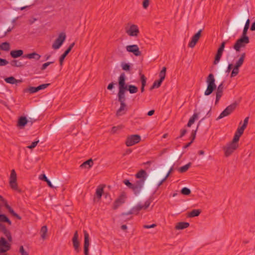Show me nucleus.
I'll list each match as a JSON object with an SVG mask.
<instances>
[{"mask_svg":"<svg viewBox=\"0 0 255 255\" xmlns=\"http://www.w3.org/2000/svg\"><path fill=\"white\" fill-rule=\"evenodd\" d=\"M206 83L207 84V87L204 92L205 96L210 95L214 90L216 89V101L215 105L218 104L221 98L223 95L224 91V83L223 81L217 88L215 84V79L214 76L213 74H210L206 79Z\"/></svg>","mask_w":255,"mask_h":255,"instance_id":"1","label":"nucleus"},{"mask_svg":"<svg viewBox=\"0 0 255 255\" xmlns=\"http://www.w3.org/2000/svg\"><path fill=\"white\" fill-rule=\"evenodd\" d=\"M135 176L139 180H137L134 183L130 182L128 179L124 180L123 183L129 189H131L134 194L137 195L140 192L143 187L147 174L144 170L141 169L136 173Z\"/></svg>","mask_w":255,"mask_h":255,"instance_id":"2","label":"nucleus"},{"mask_svg":"<svg viewBox=\"0 0 255 255\" xmlns=\"http://www.w3.org/2000/svg\"><path fill=\"white\" fill-rule=\"evenodd\" d=\"M126 75L125 73L121 74L118 79L119 90L118 94V101L120 103H125L126 97L125 91L127 89V86L126 85Z\"/></svg>","mask_w":255,"mask_h":255,"instance_id":"3","label":"nucleus"},{"mask_svg":"<svg viewBox=\"0 0 255 255\" xmlns=\"http://www.w3.org/2000/svg\"><path fill=\"white\" fill-rule=\"evenodd\" d=\"M151 201L150 199L147 200L144 203L143 205H142L140 204H137L136 206L132 207L130 211L126 213H123V215H128L130 214H135L137 215L138 214L139 212L143 209H146L150 205Z\"/></svg>","mask_w":255,"mask_h":255,"instance_id":"4","label":"nucleus"},{"mask_svg":"<svg viewBox=\"0 0 255 255\" xmlns=\"http://www.w3.org/2000/svg\"><path fill=\"white\" fill-rule=\"evenodd\" d=\"M250 42L249 36L242 34L241 37L238 39L234 45V48L237 51H239L241 47H244L246 44Z\"/></svg>","mask_w":255,"mask_h":255,"instance_id":"5","label":"nucleus"},{"mask_svg":"<svg viewBox=\"0 0 255 255\" xmlns=\"http://www.w3.org/2000/svg\"><path fill=\"white\" fill-rule=\"evenodd\" d=\"M239 147V143L230 142L223 147L225 155L226 157L229 156Z\"/></svg>","mask_w":255,"mask_h":255,"instance_id":"6","label":"nucleus"},{"mask_svg":"<svg viewBox=\"0 0 255 255\" xmlns=\"http://www.w3.org/2000/svg\"><path fill=\"white\" fill-rule=\"evenodd\" d=\"M66 34L64 32H61L58 35L57 38L53 42L52 47L54 49L60 48L66 39Z\"/></svg>","mask_w":255,"mask_h":255,"instance_id":"7","label":"nucleus"},{"mask_svg":"<svg viewBox=\"0 0 255 255\" xmlns=\"http://www.w3.org/2000/svg\"><path fill=\"white\" fill-rule=\"evenodd\" d=\"M140 136L138 134H133L127 137L126 144L127 146L133 145L140 141Z\"/></svg>","mask_w":255,"mask_h":255,"instance_id":"8","label":"nucleus"},{"mask_svg":"<svg viewBox=\"0 0 255 255\" xmlns=\"http://www.w3.org/2000/svg\"><path fill=\"white\" fill-rule=\"evenodd\" d=\"M50 85V84H41L36 87H29L28 88L24 90V92H29L31 94L35 93L40 90H44L47 88Z\"/></svg>","mask_w":255,"mask_h":255,"instance_id":"9","label":"nucleus"},{"mask_svg":"<svg viewBox=\"0 0 255 255\" xmlns=\"http://www.w3.org/2000/svg\"><path fill=\"white\" fill-rule=\"evenodd\" d=\"M16 173L14 169L11 171L9 177V185L10 187L14 190H17V184L16 183Z\"/></svg>","mask_w":255,"mask_h":255,"instance_id":"10","label":"nucleus"},{"mask_svg":"<svg viewBox=\"0 0 255 255\" xmlns=\"http://www.w3.org/2000/svg\"><path fill=\"white\" fill-rule=\"evenodd\" d=\"M226 43V41H223V42H222L220 47L218 48L214 61V65H217L219 62L222 56L223 52L224 50Z\"/></svg>","mask_w":255,"mask_h":255,"instance_id":"11","label":"nucleus"},{"mask_svg":"<svg viewBox=\"0 0 255 255\" xmlns=\"http://www.w3.org/2000/svg\"><path fill=\"white\" fill-rule=\"evenodd\" d=\"M84 252L85 255H89V247L90 245V239L89 235L88 233L84 230Z\"/></svg>","mask_w":255,"mask_h":255,"instance_id":"12","label":"nucleus"},{"mask_svg":"<svg viewBox=\"0 0 255 255\" xmlns=\"http://www.w3.org/2000/svg\"><path fill=\"white\" fill-rule=\"evenodd\" d=\"M126 49L127 51L132 53L136 56H140L141 54L138 46L135 44L127 46Z\"/></svg>","mask_w":255,"mask_h":255,"instance_id":"13","label":"nucleus"},{"mask_svg":"<svg viewBox=\"0 0 255 255\" xmlns=\"http://www.w3.org/2000/svg\"><path fill=\"white\" fill-rule=\"evenodd\" d=\"M10 249V245L3 237L0 239V253H5Z\"/></svg>","mask_w":255,"mask_h":255,"instance_id":"14","label":"nucleus"},{"mask_svg":"<svg viewBox=\"0 0 255 255\" xmlns=\"http://www.w3.org/2000/svg\"><path fill=\"white\" fill-rule=\"evenodd\" d=\"M139 32L138 26L132 24L128 29H126V33L130 36H136Z\"/></svg>","mask_w":255,"mask_h":255,"instance_id":"15","label":"nucleus"},{"mask_svg":"<svg viewBox=\"0 0 255 255\" xmlns=\"http://www.w3.org/2000/svg\"><path fill=\"white\" fill-rule=\"evenodd\" d=\"M202 31V29H200L195 34L192 36L191 41L188 44V46L189 47L193 48L195 46L196 44L201 36Z\"/></svg>","mask_w":255,"mask_h":255,"instance_id":"16","label":"nucleus"},{"mask_svg":"<svg viewBox=\"0 0 255 255\" xmlns=\"http://www.w3.org/2000/svg\"><path fill=\"white\" fill-rule=\"evenodd\" d=\"M75 45V42H73L71 43L69 47L65 51V52L61 55L59 58V63L60 65L62 67L63 66V61L64 59L66 57V56L69 54V53L71 51L73 47Z\"/></svg>","mask_w":255,"mask_h":255,"instance_id":"17","label":"nucleus"},{"mask_svg":"<svg viewBox=\"0 0 255 255\" xmlns=\"http://www.w3.org/2000/svg\"><path fill=\"white\" fill-rule=\"evenodd\" d=\"M0 232L2 233L6 237L9 242L12 241V237L10 232L6 229L5 226L3 224H0Z\"/></svg>","mask_w":255,"mask_h":255,"instance_id":"18","label":"nucleus"},{"mask_svg":"<svg viewBox=\"0 0 255 255\" xmlns=\"http://www.w3.org/2000/svg\"><path fill=\"white\" fill-rule=\"evenodd\" d=\"M72 243L75 251L77 252H79L80 244L78 241V234L77 231H76L74 234L72 238Z\"/></svg>","mask_w":255,"mask_h":255,"instance_id":"19","label":"nucleus"},{"mask_svg":"<svg viewBox=\"0 0 255 255\" xmlns=\"http://www.w3.org/2000/svg\"><path fill=\"white\" fill-rule=\"evenodd\" d=\"M126 196L122 194L115 202L114 204V209H117L120 206L125 203Z\"/></svg>","mask_w":255,"mask_h":255,"instance_id":"20","label":"nucleus"},{"mask_svg":"<svg viewBox=\"0 0 255 255\" xmlns=\"http://www.w3.org/2000/svg\"><path fill=\"white\" fill-rule=\"evenodd\" d=\"M22 57L25 58H28L29 59H35L36 60H38L40 59V58L41 57V55H40L39 54L37 53L36 52H32L31 53L25 54L24 55H23L22 56Z\"/></svg>","mask_w":255,"mask_h":255,"instance_id":"21","label":"nucleus"},{"mask_svg":"<svg viewBox=\"0 0 255 255\" xmlns=\"http://www.w3.org/2000/svg\"><path fill=\"white\" fill-rule=\"evenodd\" d=\"M23 51L21 49L12 50L10 52V55L13 58H17L20 56H23Z\"/></svg>","mask_w":255,"mask_h":255,"instance_id":"22","label":"nucleus"},{"mask_svg":"<svg viewBox=\"0 0 255 255\" xmlns=\"http://www.w3.org/2000/svg\"><path fill=\"white\" fill-rule=\"evenodd\" d=\"M4 206L5 208L8 210V211L10 213L13 217H15L16 219L18 220H21V217L18 215L17 213H16L13 209L6 202L4 204Z\"/></svg>","mask_w":255,"mask_h":255,"instance_id":"23","label":"nucleus"},{"mask_svg":"<svg viewBox=\"0 0 255 255\" xmlns=\"http://www.w3.org/2000/svg\"><path fill=\"white\" fill-rule=\"evenodd\" d=\"M128 110V109L127 108V105L126 103H122L120 104V107L118 109V110L117 112L116 115L118 117L121 116L124 114H125V112H123L124 111H127Z\"/></svg>","mask_w":255,"mask_h":255,"instance_id":"24","label":"nucleus"},{"mask_svg":"<svg viewBox=\"0 0 255 255\" xmlns=\"http://www.w3.org/2000/svg\"><path fill=\"white\" fill-rule=\"evenodd\" d=\"M190 224L188 222H181L177 224L175 229L177 230H183L188 228Z\"/></svg>","mask_w":255,"mask_h":255,"instance_id":"25","label":"nucleus"},{"mask_svg":"<svg viewBox=\"0 0 255 255\" xmlns=\"http://www.w3.org/2000/svg\"><path fill=\"white\" fill-rule=\"evenodd\" d=\"M2 223H6L10 226L12 225L11 221L5 214H0V224Z\"/></svg>","mask_w":255,"mask_h":255,"instance_id":"26","label":"nucleus"},{"mask_svg":"<svg viewBox=\"0 0 255 255\" xmlns=\"http://www.w3.org/2000/svg\"><path fill=\"white\" fill-rule=\"evenodd\" d=\"M4 81L9 84H16L18 83H20L21 82V80H16L15 78H14L12 76H10L7 78H6L4 79Z\"/></svg>","mask_w":255,"mask_h":255,"instance_id":"27","label":"nucleus"},{"mask_svg":"<svg viewBox=\"0 0 255 255\" xmlns=\"http://www.w3.org/2000/svg\"><path fill=\"white\" fill-rule=\"evenodd\" d=\"M245 57H246V53H243L241 54L239 60L236 61L235 66L240 68L243 65V64L244 62Z\"/></svg>","mask_w":255,"mask_h":255,"instance_id":"28","label":"nucleus"},{"mask_svg":"<svg viewBox=\"0 0 255 255\" xmlns=\"http://www.w3.org/2000/svg\"><path fill=\"white\" fill-rule=\"evenodd\" d=\"M93 165V161L91 158L87 161L84 162L81 165L80 167L81 168H91L92 165Z\"/></svg>","mask_w":255,"mask_h":255,"instance_id":"29","label":"nucleus"},{"mask_svg":"<svg viewBox=\"0 0 255 255\" xmlns=\"http://www.w3.org/2000/svg\"><path fill=\"white\" fill-rule=\"evenodd\" d=\"M27 122L28 121L26 117H21L18 119L17 125L19 127H23L26 125Z\"/></svg>","mask_w":255,"mask_h":255,"instance_id":"30","label":"nucleus"},{"mask_svg":"<svg viewBox=\"0 0 255 255\" xmlns=\"http://www.w3.org/2000/svg\"><path fill=\"white\" fill-rule=\"evenodd\" d=\"M198 118V114L197 113H194L193 115L190 118L187 126L188 127H190L192 124H194L195 122V121L197 120Z\"/></svg>","mask_w":255,"mask_h":255,"instance_id":"31","label":"nucleus"},{"mask_svg":"<svg viewBox=\"0 0 255 255\" xmlns=\"http://www.w3.org/2000/svg\"><path fill=\"white\" fill-rule=\"evenodd\" d=\"M10 44L8 42H4L0 44V49L8 51L10 49Z\"/></svg>","mask_w":255,"mask_h":255,"instance_id":"32","label":"nucleus"},{"mask_svg":"<svg viewBox=\"0 0 255 255\" xmlns=\"http://www.w3.org/2000/svg\"><path fill=\"white\" fill-rule=\"evenodd\" d=\"M201 213L200 209H194L188 214V217L190 218L198 216Z\"/></svg>","mask_w":255,"mask_h":255,"instance_id":"33","label":"nucleus"},{"mask_svg":"<svg viewBox=\"0 0 255 255\" xmlns=\"http://www.w3.org/2000/svg\"><path fill=\"white\" fill-rule=\"evenodd\" d=\"M237 106V103L236 102H234L228 106L226 107V109L228 112L231 114L236 108Z\"/></svg>","mask_w":255,"mask_h":255,"instance_id":"34","label":"nucleus"},{"mask_svg":"<svg viewBox=\"0 0 255 255\" xmlns=\"http://www.w3.org/2000/svg\"><path fill=\"white\" fill-rule=\"evenodd\" d=\"M127 90H128L130 94L136 93L138 91V88L134 85H129L127 86Z\"/></svg>","mask_w":255,"mask_h":255,"instance_id":"35","label":"nucleus"},{"mask_svg":"<svg viewBox=\"0 0 255 255\" xmlns=\"http://www.w3.org/2000/svg\"><path fill=\"white\" fill-rule=\"evenodd\" d=\"M163 81L160 79L158 80H155L152 86L150 88V90H152L153 89H155V88H159L160 86H161V84L162 83Z\"/></svg>","mask_w":255,"mask_h":255,"instance_id":"36","label":"nucleus"},{"mask_svg":"<svg viewBox=\"0 0 255 255\" xmlns=\"http://www.w3.org/2000/svg\"><path fill=\"white\" fill-rule=\"evenodd\" d=\"M47 233V228L46 226H42L40 230L41 237L43 240L46 239V234Z\"/></svg>","mask_w":255,"mask_h":255,"instance_id":"37","label":"nucleus"},{"mask_svg":"<svg viewBox=\"0 0 255 255\" xmlns=\"http://www.w3.org/2000/svg\"><path fill=\"white\" fill-rule=\"evenodd\" d=\"M191 163L189 162L187 164L180 167L178 169L179 171L181 173H184L188 170V169L191 167Z\"/></svg>","mask_w":255,"mask_h":255,"instance_id":"38","label":"nucleus"},{"mask_svg":"<svg viewBox=\"0 0 255 255\" xmlns=\"http://www.w3.org/2000/svg\"><path fill=\"white\" fill-rule=\"evenodd\" d=\"M104 189L103 187H98L96 191V195L97 197L100 199H101L102 195L103 193Z\"/></svg>","mask_w":255,"mask_h":255,"instance_id":"39","label":"nucleus"},{"mask_svg":"<svg viewBox=\"0 0 255 255\" xmlns=\"http://www.w3.org/2000/svg\"><path fill=\"white\" fill-rule=\"evenodd\" d=\"M11 65L13 67H21L24 65L19 61L17 60H13L11 61Z\"/></svg>","mask_w":255,"mask_h":255,"instance_id":"40","label":"nucleus"},{"mask_svg":"<svg viewBox=\"0 0 255 255\" xmlns=\"http://www.w3.org/2000/svg\"><path fill=\"white\" fill-rule=\"evenodd\" d=\"M250 23V20L248 18L246 22L245 25L244 26L242 34L247 35V32L249 28Z\"/></svg>","mask_w":255,"mask_h":255,"instance_id":"41","label":"nucleus"},{"mask_svg":"<svg viewBox=\"0 0 255 255\" xmlns=\"http://www.w3.org/2000/svg\"><path fill=\"white\" fill-rule=\"evenodd\" d=\"M166 68L165 67H163L159 73V76L160 77L159 79L162 80V81L165 79V75H166Z\"/></svg>","mask_w":255,"mask_h":255,"instance_id":"42","label":"nucleus"},{"mask_svg":"<svg viewBox=\"0 0 255 255\" xmlns=\"http://www.w3.org/2000/svg\"><path fill=\"white\" fill-rule=\"evenodd\" d=\"M230 114L228 112V111L226 110L225 109L220 115V116L217 118V120H219L220 119H221L225 117H227Z\"/></svg>","mask_w":255,"mask_h":255,"instance_id":"43","label":"nucleus"},{"mask_svg":"<svg viewBox=\"0 0 255 255\" xmlns=\"http://www.w3.org/2000/svg\"><path fill=\"white\" fill-rule=\"evenodd\" d=\"M239 67L234 66L233 69L232 71L231 74V77H234L237 76L239 72Z\"/></svg>","mask_w":255,"mask_h":255,"instance_id":"44","label":"nucleus"},{"mask_svg":"<svg viewBox=\"0 0 255 255\" xmlns=\"http://www.w3.org/2000/svg\"><path fill=\"white\" fill-rule=\"evenodd\" d=\"M201 121H202V120L200 121V122H199L196 129L195 130H193L192 131L191 135V141H192V142H193L194 140L195 139V138L196 137V131L198 128L199 124H200Z\"/></svg>","mask_w":255,"mask_h":255,"instance_id":"45","label":"nucleus"},{"mask_svg":"<svg viewBox=\"0 0 255 255\" xmlns=\"http://www.w3.org/2000/svg\"><path fill=\"white\" fill-rule=\"evenodd\" d=\"M181 193L183 195H188L191 193V190L187 187H184L181 189Z\"/></svg>","mask_w":255,"mask_h":255,"instance_id":"46","label":"nucleus"},{"mask_svg":"<svg viewBox=\"0 0 255 255\" xmlns=\"http://www.w3.org/2000/svg\"><path fill=\"white\" fill-rule=\"evenodd\" d=\"M140 81L141 83V87H144L146 84V78L144 75H141L140 77Z\"/></svg>","mask_w":255,"mask_h":255,"instance_id":"47","label":"nucleus"},{"mask_svg":"<svg viewBox=\"0 0 255 255\" xmlns=\"http://www.w3.org/2000/svg\"><path fill=\"white\" fill-rule=\"evenodd\" d=\"M169 175H170V173H167V174L166 175V176L158 182V183L157 185V189H158V187L160 185H161L162 184V183L167 179V178L169 176Z\"/></svg>","mask_w":255,"mask_h":255,"instance_id":"48","label":"nucleus"},{"mask_svg":"<svg viewBox=\"0 0 255 255\" xmlns=\"http://www.w3.org/2000/svg\"><path fill=\"white\" fill-rule=\"evenodd\" d=\"M53 63H54V61H50V62H47L46 63H44L43 64H42V65L41 67V70L44 71V70H45L47 68V67L49 65H50L51 64H53Z\"/></svg>","mask_w":255,"mask_h":255,"instance_id":"49","label":"nucleus"},{"mask_svg":"<svg viewBox=\"0 0 255 255\" xmlns=\"http://www.w3.org/2000/svg\"><path fill=\"white\" fill-rule=\"evenodd\" d=\"M123 128L122 126H118L117 127H113L112 128L111 132L112 133H115L117 130L121 129Z\"/></svg>","mask_w":255,"mask_h":255,"instance_id":"50","label":"nucleus"},{"mask_svg":"<svg viewBox=\"0 0 255 255\" xmlns=\"http://www.w3.org/2000/svg\"><path fill=\"white\" fill-rule=\"evenodd\" d=\"M38 142H39V140L34 141L31 143V145L27 146V147L29 149H32V148H34L35 147H36V146L37 145Z\"/></svg>","mask_w":255,"mask_h":255,"instance_id":"51","label":"nucleus"},{"mask_svg":"<svg viewBox=\"0 0 255 255\" xmlns=\"http://www.w3.org/2000/svg\"><path fill=\"white\" fill-rule=\"evenodd\" d=\"M187 129H182L181 130H180V134L179 136L177 137L176 138V139H177L178 138H181L183 136H184L185 135V134L187 133Z\"/></svg>","mask_w":255,"mask_h":255,"instance_id":"52","label":"nucleus"},{"mask_svg":"<svg viewBox=\"0 0 255 255\" xmlns=\"http://www.w3.org/2000/svg\"><path fill=\"white\" fill-rule=\"evenodd\" d=\"M19 252L21 255H29L28 253L24 250L22 246L20 247Z\"/></svg>","mask_w":255,"mask_h":255,"instance_id":"53","label":"nucleus"},{"mask_svg":"<svg viewBox=\"0 0 255 255\" xmlns=\"http://www.w3.org/2000/svg\"><path fill=\"white\" fill-rule=\"evenodd\" d=\"M122 68L124 70L129 71L130 70V65L128 63L122 64Z\"/></svg>","mask_w":255,"mask_h":255,"instance_id":"54","label":"nucleus"},{"mask_svg":"<svg viewBox=\"0 0 255 255\" xmlns=\"http://www.w3.org/2000/svg\"><path fill=\"white\" fill-rule=\"evenodd\" d=\"M8 63V61L5 59L0 58V66H3L7 65Z\"/></svg>","mask_w":255,"mask_h":255,"instance_id":"55","label":"nucleus"},{"mask_svg":"<svg viewBox=\"0 0 255 255\" xmlns=\"http://www.w3.org/2000/svg\"><path fill=\"white\" fill-rule=\"evenodd\" d=\"M240 137V136H239L238 135H236L235 134L234 138L231 142L234 143H238Z\"/></svg>","mask_w":255,"mask_h":255,"instance_id":"56","label":"nucleus"},{"mask_svg":"<svg viewBox=\"0 0 255 255\" xmlns=\"http://www.w3.org/2000/svg\"><path fill=\"white\" fill-rule=\"evenodd\" d=\"M149 0H144L142 3L143 7L144 9H146L149 6Z\"/></svg>","mask_w":255,"mask_h":255,"instance_id":"57","label":"nucleus"},{"mask_svg":"<svg viewBox=\"0 0 255 255\" xmlns=\"http://www.w3.org/2000/svg\"><path fill=\"white\" fill-rule=\"evenodd\" d=\"M156 227V225L155 224H153L150 225H143V227L144 229H150V228H153Z\"/></svg>","mask_w":255,"mask_h":255,"instance_id":"58","label":"nucleus"},{"mask_svg":"<svg viewBox=\"0 0 255 255\" xmlns=\"http://www.w3.org/2000/svg\"><path fill=\"white\" fill-rule=\"evenodd\" d=\"M39 179L43 181H46L48 179L47 178L46 176L44 174H41L39 176Z\"/></svg>","mask_w":255,"mask_h":255,"instance_id":"59","label":"nucleus"},{"mask_svg":"<svg viewBox=\"0 0 255 255\" xmlns=\"http://www.w3.org/2000/svg\"><path fill=\"white\" fill-rule=\"evenodd\" d=\"M233 68V64H229L228 66L227 69L226 70V73H229L230 72L231 70Z\"/></svg>","mask_w":255,"mask_h":255,"instance_id":"60","label":"nucleus"},{"mask_svg":"<svg viewBox=\"0 0 255 255\" xmlns=\"http://www.w3.org/2000/svg\"><path fill=\"white\" fill-rule=\"evenodd\" d=\"M246 128V127H244L243 125H242L241 127H239L237 129L238 130H239L241 132V133H243L244 132V131L245 130V129Z\"/></svg>","mask_w":255,"mask_h":255,"instance_id":"61","label":"nucleus"},{"mask_svg":"<svg viewBox=\"0 0 255 255\" xmlns=\"http://www.w3.org/2000/svg\"><path fill=\"white\" fill-rule=\"evenodd\" d=\"M114 86V83L113 82L109 84L107 87V89L109 90H111L113 89Z\"/></svg>","mask_w":255,"mask_h":255,"instance_id":"62","label":"nucleus"},{"mask_svg":"<svg viewBox=\"0 0 255 255\" xmlns=\"http://www.w3.org/2000/svg\"><path fill=\"white\" fill-rule=\"evenodd\" d=\"M248 121H249V118L248 117L246 118L244 121V123L243 124L244 127H247L248 123Z\"/></svg>","mask_w":255,"mask_h":255,"instance_id":"63","label":"nucleus"},{"mask_svg":"<svg viewBox=\"0 0 255 255\" xmlns=\"http://www.w3.org/2000/svg\"><path fill=\"white\" fill-rule=\"evenodd\" d=\"M250 29L251 31L255 30V21L252 23Z\"/></svg>","mask_w":255,"mask_h":255,"instance_id":"64","label":"nucleus"}]
</instances>
